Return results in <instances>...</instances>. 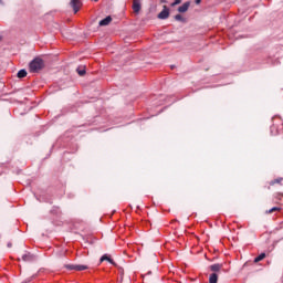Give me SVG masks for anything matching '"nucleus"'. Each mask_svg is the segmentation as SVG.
I'll return each instance as SVG.
<instances>
[{
    "mask_svg": "<svg viewBox=\"0 0 283 283\" xmlns=\"http://www.w3.org/2000/svg\"><path fill=\"white\" fill-rule=\"evenodd\" d=\"M45 67V62L40 57H35L29 65V70L32 73L41 72Z\"/></svg>",
    "mask_w": 283,
    "mask_h": 283,
    "instance_id": "obj_1",
    "label": "nucleus"
},
{
    "mask_svg": "<svg viewBox=\"0 0 283 283\" xmlns=\"http://www.w3.org/2000/svg\"><path fill=\"white\" fill-rule=\"evenodd\" d=\"M71 6L74 10V14H76V12H78L83 7V2H81V0H71Z\"/></svg>",
    "mask_w": 283,
    "mask_h": 283,
    "instance_id": "obj_2",
    "label": "nucleus"
},
{
    "mask_svg": "<svg viewBox=\"0 0 283 283\" xmlns=\"http://www.w3.org/2000/svg\"><path fill=\"white\" fill-rule=\"evenodd\" d=\"M158 19H169V8L167 6H164V10L159 12Z\"/></svg>",
    "mask_w": 283,
    "mask_h": 283,
    "instance_id": "obj_3",
    "label": "nucleus"
},
{
    "mask_svg": "<svg viewBox=\"0 0 283 283\" xmlns=\"http://www.w3.org/2000/svg\"><path fill=\"white\" fill-rule=\"evenodd\" d=\"M140 0H133V11L135 12V14H138V12H140Z\"/></svg>",
    "mask_w": 283,
    "mask_h": 283,
    "instance_id": "obj_4",
    "label": "nucleus"
},
{
    "mask_svg": "<svg viewBox=\"0 0 283 283\" xmlns=\"http://www.w3.org/2000/svg\"><path fill=\"white\" fill-rule=\"evenodd\" d=\"M109 262L111 264H113L114 266H116V263L114 262V260H112L107 254H104L102 258H101V260H99V262Z\"/></svg>",
    "mask_w": 283,
    "mask_h": 283,
    "instance_id": "obj_5",
    "label": "nucleus"
},
{
    "mask_svg": "<svg viewBox=\"0 0 283 283\" xmlns=\"http://www.w3.org/2000/svg\"><path fill=\"white\" fill-rule=\"evenodd\" d=\"M112 23V17H106L104 20L99 21V25L104 27V25H109Z\"/></svg>",
    "mask_w": 283,
    "mask_h": 283,
    "instance_id": "obj_6",
    "label": "nucleus"
},
{
    "mask_svg": "<svg viewBox=\"0 0 283 283\" xmlns=\"http://www.w3.org/2000/svg\"><path fill=\"white\" fill-rule=\"evenodd\" d=\"M22 260L23 262H32V260H34V255L30 253L23 254Z\"/></svg>",
    "mask_w": 283,
    "mask_h": 283,
    "instance_id": "obj_7",
    "label": "nucleus"
},
{
    "mask_svg": "<svg viewBox=\"0 0 283 283\" xmlns=\"http://www.w3.org/2000/svg\"><path fill=\"white\" fill-rule=\"evenodd\" d=\"M276 120H277V117H274V118H273V125L271 126V132H272V134H273V132H275V133H274V136H275L276 134H279L277 124L275 123Z\"/></svg>",
    "mask_w": 283,
    "mask_h": 283,
    "instance_id": "obj_8",
    "label": "nucleus"
},
{
    "mask_svg": "<svg viewBox=\"0 0 283 283\" xmlns=\"http://www.w3.org/2000/svg\"><path fill=\"white\" fill-rule=\"evenodd\" d=\"M189 2H185L181 7L178 8V12H187L189 10Z\"/></svg>",
    "mask_w": 283,
    "mask_h": 283,
    "instance_id": "obj_9",
    "label": "nucleus"
},
{
    "mask_svg": "<svg viewBox=\"0 0 283 283\" xmlns=\"http://www.w3.org/2000/svg\"><path fill=\"white\" fill-rule=\"evenodd\" d=\"M220 269H222V264L210 265V271H213V273L220 272Z\"/></svg>",
    "mask_w": 283,
    "mask_h": 283,
    "instance_id": "obj_10",
    "label": "nucleus"
},
{
    "mask_svg": "<svg viewBox=\"0 0 283 283\" xmlns=\"http://www.w3.org/2000/svg\"><path fill=\"white\" fill-rule=\"evenodd\" d=\"M209 283H218V273H212L209 276Z\"/></svg>",
    "mask_w": 283,
    "mask_h": 283,
    "instance_id": "obj_11",
    "label": "nucleus"
},
{
    "mask_svg": "<svg viewBox=\"0 0 283 283\" xmlns=\"http://www.w3.org/2000/svg\"><path fill=\"white\" fill-rule=\"evenodd\" d=\"M266 258V253H261L259 256L254 259V263L258 264V262H262Z\"/></svg>",
    "mask_w": 283,
    "mask_h": 283,
    "instance_id": "obj_12",
    "label": "nucleus"
},
{
    "mask_svg": "<svg viewBox=\"0 0 283 283\" xmlns=\"http://www.w3.org/2000/svg\"><path fill=\"white\" fill-rule=\"evenodd\" d=\"M28 76V72L25 70H21L18 72V78H25Z\"/></svg>",
    "mask_w": 283,
    "mask_h": 283,
    "instance_id": "obj_13",
    "label": "nucleus"
},
{
    "mask_svg": "<svg viewBox=\"0 0 283 283\" xmlns=\"http://www.w3.org/2000/svg\"><path fill=\"white\" fill-rule=\"evenodd\" d=\"M87 265L75 264V271H87Z\"/></svg>",
    "mask_w": 283,
    "mask_h": 283,
    "instance_id": "obj_14",
    "label": "nucleus"
},
{
    "mask_svg": "<svg viewBox=\"0 0 283 283\" xmlns=\"http://www.w3.org/2000/svg\"><path fill=\"white\" fill-rule=\"evenodd\" d=\"M77 73L80 74V76H85V67L84 66H78L77 67Z\"/></svg>",
    "mask_w": 283,
    "mask_h": 283,
    "instance_id": "obj_15",
    "label": "nucleus"
},
{
    "mask_svg": "<svg viewBox=\"0 0 283 283\" xmlns=\"http://www.w3.org/2000/svg\"><path fill=\"white\" fill-rule=\"evenodd\" d=\"M65 269H67L69 271H76V264H66L64 265Z\"/></svg>",
    "mask_w": 283,
    "mask_h": 283,
    "instance_id": "obj_16",
    "label": "nucleus"
},
{
    "mask_svg": "<svg viewBox=\"0 0 283 283\" xmlns=\"http://www.w3.org/2000/svg\"><path fill=\"white\" fill-rule=\"evenodd\" d=\"M175 19H176V21H182V22H185V18H182L181 14L175 15Z\"/></svg>",
    "mask_w": 283,
    "mask_h": 283,
    "instance_id": "obj_17",
    "label": "nucleus"
},
{
    "mask_svg": "<svg viewBox=\"0 0 283 283\" xmlns=\"http://www.w3.org/2000/svg\"><path fill=\"white\" fill-rule=\"evenodd\" d=\"M274 211H280V208L274 207V208L268 210L265 213H273Z\"/></svg>",
    "mask_w": 283,
    "mask_h": 283,
    "instance_id": "obj_18",
    "label": "nucleus"
},
{
    "mask_svg": "<svg viewBox=\"0 0 283 283\" xmlns=\"http://www.w3.org/2000/svg\"><path fill=\"white\" fill-rule=\"evenodd\" d=\"M182 0H175V2L171 3V7L174 8V6H178L181 3Z\"/></svg>",
    "mask_w": 283,
    "mask_h": 283,
    "instance_id": "obj_19",
    "label": "nucleus"
},
{
    "mask_svg": "<svg viewBox=\"0 0 283 283\" xmlns=\"http://www.w3.org/2000/svg\"><path fill=\"white\" fill-rule=\"evenodd\" d=\"M202 0H196V3H200Z\"/></svg>",
    "mask_w": 283,
    "mask_h": 283,
    "instance_id": "obj_20",
    "label": "nucleus"
},
{
    "mask_svg": "<svg viewBox=\"0 0 283 283\" xmlns=\"http://www.w3.org/2000/svg\"><path fill=\"white\" fill-rule=\"evenodd\" d=\"M8 247H9V248L12 247V243H8Z\"/></svg>",
    "mask_w": 283,
    "mask_h": 283,
    "instance_id": "obj_21",
    "label": "nucleus"
},
{
    "mask_svg": "<svg viewBox=\"0 0 283 283\" xmlns=\"http://www.w3.org/2000/svg\"><path fill=\"white\" fill-rule=\"evenodd\" d=\"M276 182H282V179H280V180H276Z\"/></svg>",
    "mask_w": 283,
    "mask_h": 283,
    "instance_id": "obj_22",
    "label": "nucleus"
},
{
    "mask_svg": "<svg viewBox=\"0 0 283 283\" xmlns=\"http://www.w3.org/2000/svg\"><path fill=\"white\" fill-rule=\"evenodd\" d=\"M281 127H283V122L281 120Z\"/></svg>",
    "mask_w": 283,
    "mask_h": 283,
    "instance_id": "obj_23",
    "label": "nucleus"
},
{
    "mask_svg": "<svg viewBox=\"0 0 283 283\" xmlns=\"http://www.w3.org/2000/svg\"><path fill=\"white\" fill-rule=\"evenodd\" d=\"M94 1H98V0H94Z\"/></svg>",
    "mask_w": 283,
    "mask_h": 283,
    "instance_id": "obj_24",
    "label": "nucleus"
},
{
    "mask_svg": "<svg viewBox=\"0 0 283 283\" xmlns=\"http://www.w3.org/2000/svg\"><path fill=\"white\" fill-rule=\"evenodd\" d=\"M0 41H1V38H0Z\"/></svg>",
    "mask_w": 283,
    "mask_h": 283,
    "instance_id": "obj_25",
    "label": "nucleus"
}]
</instances>
